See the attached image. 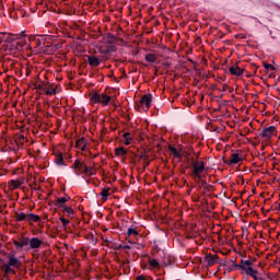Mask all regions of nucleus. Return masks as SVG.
Here are the masks:
<instances>
[{
	"label": "nucleus",
	"instance_id": "nucleus-1",
	"mask_svg": "<svg viewBox=\"0 0 280 280\" xmlns=\"http://www.w3.org/2000/svg\"><path fill=\"white\" fill-rule=\"evenodd\" d=\"M192 165V172H191V176L195 180H200V178H202V172H205V162H191Z\"/></svg>",
	"mask_w": 280,
	"mask_h": 280
},
{
	"label": "nucleus",
	"instance_id": "nucleus-45",
	"mask_svg": "<svg viewBox=\"0 0 280 280\" xmlns=\"http://www.w3.org/2000/svg\"><path fill=\"white\" fill-rule=\"evenodd\" d=\"M19 141H20V143H21V141H25V136H20Z\"/></svg>",
	"mask_w": 280,
	"mask_h": 280
},
{
	"label": "nucleus",
	"instance_id": "nucleus-33",
	"mask_svg": "<svg viewBox=\"0 0 280 280\" xmlns=\"http://www.w3.org/2000/svg\"><path fill=\"white\" fill-rule=\"evenodd\" d=\"M262 67H265V69L267 71H276L277 70V68L275 66H272L270 63H266V61L262 62Z\"/></svg>",
	"mask_w": 280,
	"mask_h": 280
},
{
	"label": "nucleus",
	"instance_id": "nucleus-8",
	"mask_svg": "<svg viewBox=\"0 0 280 280\" xmlns=\"http://www.w3.org/2000/svg\"><path fill=\"white\" fill-rule=\"evenodd\" d=\"M28 246L32 250H36V248H40V246H43V241L38 237L28 238Z\"/></svg>",
	"mask_w": 280,
	"mask_h": 280
},
{
	"label": "nucleus",
	"instance_id": "nucleus-18",
	"mask_svg": "<svg viewBox=\"0 0 280 280\" xmlns=\"http://www.w3.org/2000/svg\"><path fill=\"white\" fill-rule=\"evenodd\" d=\"M75 148H79L82 151L86 150V140L84 138L79 139L75 143Z\"/></svg>",
	"mask_w": 280,
	"mask_h": 280
},
{
	"label": "nucleus",
	"instance_id": "nucleus-5",
	"mask_svg": "<svg viewBox=\"0 0 280 280\" xmlns=\"http://www.w3.org/2000/svg\"><path fill=\"white\" fill-rule=\"evenodd\" d=\"M232 266H233L234 270H241V272H243L244 270H246L247 266H253V261L241 260L240 264H236L235 261L232 260Z\"/></svg>",
	"mask_w": 280,
	"mask_h": 280
},
{
	"label": "nucleus",
	"instance_id": "nucleus-13",
	"mask_svg": "<svg viewBox=\"0 0 280 280\" xmlns=\"http://www.w3.org/2000/svg\"><path fill=\"white\" fill-rule=\"evenodd\" d=\"M55 163L56 165H65V158L62 156V152H55Z\"/></svg>",
	"mask_w": 280,
	"mask_h": 280
},
{
	"label": "nucleus",
	"instance_id": "nucleus-4",
	"mask_svg": "<svg viewBox=\"0 0 280 280\" xmlns=\"http://www.w3.org/2000/svg\"><path fill=\"white\" fill-rule=\"evenodd\" d=\"M138 106H145L147 110H150V106H152V94H144Z\"/></svg>",
	"mask_w": 280,
	"mask_h": 280
},
{
	"label": "nucleus",
	"instance_id": "nucleus-19",
	"mask_svg": "<svg viewBox=\"0 0 280 280\" xmlns=\"http://www.w3.org/2000/svg\"><path fill=\"white\" fill-rule=\"evenodd\" d=\"M144 60H147V62L154 63V62H156V60H159V57H156L155 54H147L144 56Z\"/></svg>",
	"mask_w": 280,
	"mask_h": 280
},
{
	"label": "nucleus",
	"instance_id": "nucleus-31",
	"mask_svg": "<svg viewBox=\"0 0 280 280\" xmlns=\"http://www.w3.org/2000/svg\"><path fill=\"white\" fill-rule=\"evenodd\" d=\"M122 137L125 139V145H130V143H132V137H130V132H125Z\"/></svg>",
	"mask_w": 280,
	"mask_h": 280
},
{
	"label": "nucleus",
	"instance_id": "nucleus-44",
	"mask_svg": "<svg viewBox=\"0 0 280 280\" xmlns=\"http://www.w3.org/2000/svg\"><path fill=\"white\" fill-rule=\"evenodd\" d=\"M136 280H145V276L140 275V276H138V277L136 278Z\"/></svg>",
	"mask_w": 280,
	"mask_h": 280
},
{
	"label": "nucleus",
	"instance_id": "nucleus-43",
	"mask_svg": "<svg viewBox=\"0 0 280 280\" xmlns=\"http://www.w3.org/2000/svg\"><path fill=\"white\" fill-rule=\"evenodd\" d=\"M236 183L240 185H244V177H238V179L236 180Z\"/></svg>",
	"mask_w": 280,
	"mask_h": 280
},
{
	"label": "nucleus",
	"instance_id": "nucleus-41",
	"mask_svg": "<svg viewBox=\"0 0 280 280\" xmlns=\"http://www.w3.org/2000/svg\"><path fill=\"white\" fill-rule=\"evenodd\" d=\"M150 167V160H143V168Z\"/></svg>",
	"mask_w": 280,
	"mask_h": 280
},
{
	"label": "nucleus",
	"instance_id": "nucleus-37",
	"mask_svg": "<svg viewBox=\"0 0 280 280\" xmlns=\"http://www.w3.org/2000/svg\"><path fill=\"white\" fill-rule=\"evenodd\" d=\"M60 222H61V224H62L63 228H67V225H68L71 221H69L68 219L61 217V218H60Z\"/></svg>",
	"mask_w": 280,
	"mask_h": 280
},
{
	"label": "nucleus",
	"instance_id": "nucleus-26",
	"mask_svg": "<svg viewBox=\"0 0 280 280\" xmlns=\"http://www.w3.org/2000/svg\"><path fill=\"white\" fill-rule=\"evenodd\" d=\"M62 212L68 214V218H73L72 215H75V211L72 210L71 207L66 206L62 208Z\"/></svg>",
	"mask_w": 280,
	"mask_h": 280
},
{
	"label": "nucleus",
	"instance_id": "nucleus-11",
	"mask_svg": "<svg viewBox=\"0 0 280 280\" xmlns=\"http://www.w3.org/2000/svg\"><path fill=\"white\" fill-rule=\"evenodd\" d=\"M205 261L208 266H214V264H218V255L208 254L205 256Z\"/></svg>",
	"mask_w": 280,
	"mask_h": 280
},
{
	"label": "nucleus",
	"instance_id": "nucleus-3",
	"mask_svg": "<svg viewBox=\"0 0 280 280\" xmlns=\"http://www.w3.org/2000/svg\"><path fill=\"white\" fill-rule=\"evenodd\" d=\"M276 132H277V127L269 126L262 129V131L260 132V137H262V139H272V135H275Z\"/></svg>",
	"mask_w": 280,
	"mask_h": 280
},
{
	"label": "nucleus",
	"instance_id": "nucleus-9",
	"mask_svg": "<svg viewBox=\"0 0 280 280\" xmlns=\"http://www.w3.org/2000/svg\"><path fill=\"white\" fill-rule=\"evenodd\" d=\"M242 158H240L238 153H232L230 160H225L224 163L226 165H237V163H241Z\"/></svg>",
	"mask_w": 280,
	"mask_h": 280
},
{
	"label": "nucleus",
	"instance_id": "nucleus-22",
	"mask_svg": "<svg viewBox=\"0 0 280 280\" xmlns=\"http://www.w3.org/2000/svg\"><path fill=\"white\" fill-rule=\"evenodd\" d=\"M116 156H126L128 154V151L124 149V147H119L115 149Z\"/></svg>",
	"mask_w": 280,
	"mask_h": 280
},
{
	"label": "nucleus",
	"instance_id": "nucleus-17",
	"mask_svg": "<svg viewBox=\"0 0 280 280\" xmlns=\"http://www.w3.org/2000/svg\"><path fill=\"white\" fill-rule=\"evenodd\" d=\"M110 100H113V97H110L108 94H101V104H103V106H108Z\"/></svg>",
	"mask_w": 280,
	"mask_h": 280
},
{
	"label": "nucleus",
	"instance_id": "nucleus-14",
	"mask_svg": "<svg viewBox=\"0 0 280 280\" xmlns=\"http://www.w3.org/2000/svg\"><path fill=\"white\" fill-rule=\"evenodd\" d=\"M1 269L7 277L8 275H16V270H14L13 267L9 266L8 264H4Z\"/></svg>",
	"mask_w": 280,
	"mask_h": 280
},
{
	"label": "nucleus",
	"instance_id": "nucleus-38",
	"mask_svg": "<svg viewBox=\"0 0 280 280\" xmlns=\"http://www.w3.org/2000/svg\"><path fill=\"white\" fill-rule=\"evenodd\" d=\"M253 266H247L245 267V269L243 270V272H246L248 276H250V272L253 271Z\"/></svg>",
	"mask_w": 280,
	"mask_h": 280
},
{
	"label": "nucleus",
	"instance_id": "nucleus-16",
	"mask_svg": "<svg viewBox=\"0 0 280 280\" xmlns=\"http://www.w3.org/2000/svg\"><path fill=\"white\" fill-rule=\"evenodd\" d=\"M21 185H22V183L19 179H12L9 183V187H10L11 191H14V189H19V187H21Z\"/></svg>",
	"mask_w": 280,
	"mask_h": 280
},
{
	"label": "nucleus",
	"instance_id": "nucleus-10",
	"mask_svg": "<svg viewBox=\"0 0 280 280\" xmlns=\"http://www.w3.org/2000/svg\"><path fill=\"white\" fill-rule=\"evenodd\" d=\"M88 63L90 65V67H100V65H102V60H100L97 56L91 55L88 56Z\"/></svg>",
	"mask_w": 280,
	"mask_h": 280
},
{
	"label": "nucleus",
	"instance_id": "nucleus-36",
	"mask_svg": "<svg viewBox=\"0 0 280 280\" xmlns=\"http://www.w3.org/2000/svg\"><path fill=\"white\" fill-rule=\"evenodd\" d=\"M205 190L208 191V192H213V191H215V187L211 184H208L206 186Z\"/></svg>",
	"mask_w": 280,
	"mask_h": 280
},
{
	"label": "nucleus",
	"instance_id": "nucleus-39",
	"mask_svg": "<svg viewBox=\"0 0 280 280\" xmlns=\"http://www.w3.org/2000/svg\"><path fill=\"white\" fill-rule=\"evenodd\" d=\"M139 159L142 161H148V160H150V155L142 153V154H140Z\"/></svg>",
	"mask_w": 280,
	"mask_h": 280
},
{
	"label": "nucleus",
	"instance_id": "nucleus-34",
	"mask_svg": "<svg viewBox=\"0 0 280 280\" xmlns=\"http://www.w3.org/2000/svg\"><path fill=\"white\" fill-rule=\"evenodd\" d=\"M83 174L85 176H95V170H93V167H88V172Z\"/></svg>",
	"mask_w": 280,
	"mask_h": 280
},
{
	"label": "nucleus",
	"instance_id": "nucleus-25",
	"mask_svg": "<svg viewBox=\"0 0 280 280\" xmlns=\"http://www.w3.org/2000/svg\"><path fill=\"white\" fill-rule=\"evenodd\" d=\"M46 95H56V88H54V84H48V86L45 89Z\"/></svg>",
	"mask_w": 280,
	"mask_h": 280
},
{
	"label": "nucleus",
	"instance_id": "nucleus-48",
	"mask_svg": "<svg viewBox=\"0 0 280 280\" xmlns=\"http://www.w3.org/2000/svg\"><path fill=\"white\" fill-rule=\"evenodd\" d=\"M124 250H130V245H125Z\"/></svg>",
	"mask_w": 280,
	"mask_h": 280
},
{
	"label": "nucleus",
	"instance_id": "nucleus-6",
	"mask_svg": "<svg viewBox=\"0 0 280 280\" xmlns=\"http://www.w3.org/2000/svg\"><path fill=\"white\" fill-rule=\"evenodd\" d=\"M8 265L11 266V268H21L22 264L21 260H19V258H16V256L14 254H9L8 255Z\"/></svg>",
	"mask_w": 280,
	"mask_h": 280
},
{
	"label": "nucleus",
	"instance_id": "nucleus-20",
	"mask_svg": "<svg viewBox=\"0 0 280 280\" xmlns=\"http://www.w3.org/2000/svg\"><path fill=\"white\" fill-rule=\"evenodd\" d=\"M168 150L170 152H172L175 159H183V154H180V152H178V149H176L175 147L170 145Z\"/></svg>",
	"mask_w": 280,
	"mask_h": 280
},
{
	"label": "nucleus",
	"instance_id": "nucleus-23",
	"mask_svg": "<svg viewBox=\"0 0 280 280\" xmlns=\"http://www.w3.org/2000/svg\"><path fill=\"white\" fill-rule=\"evenodd\" d=\"M15 220L16 222H23V220L27 222V214H25L24 212H16Z\"/></svg>",
	"mask_w": 280,
	"mask_h": 280
},
{
	"label": "nucleus",
	"instance_id": "nucleus-47",
	"mask_svg": "<svg viewBox=\"0 0 280 280\" xmlns=\"http://www.w3.org/2000/svg\"><path fill=\"white\" fill-rule=\"evenodd\" d=\"M254 280H264V278H259L257 276H252Z\"/></svg>",
	"mask_w": 280,
	"mask_h": 280
},
{
	"label": "nucleus",
	"instance_id": "nucleus-32",
	"mask_svg": "<svg viewBox=\"0 0 280 280\" xmlns=\"http://www.w3.org/2000/svg\"><path fill=\"white\" fill-rule=\"evenodd\" d=\"M149 266H151V268H160L159 260L149 257Z\"/></svg>",
	"mask_w": 280,
	"mask_h": 280
},
{
	"label": "nucleus",
	"instance_id": "nucleus-27",
	"mask_svg": "<svg viewBox=\"0 0 280 280\" xmlns=\"http://www.w3.org/2000/svg\"><path fill=\"white\" fill-rule=\"evenodd\" d=\"M28 40L30 43H34L36 47H40V38H37L36 35H31Z\"/></svg>",
	"mask_w": 280,
	"mask_h": 280
},
{
	"label": "nucleus",
	"instance_id": "nucleus-24",
	"mask_svg": "<svg viewBox=\"0 0 280 280\" xmlns=\"http://www.w3.org/2000/svg\"><path fill=\"white\" fill-rule=\"evenodd\" d=\"M138 235H139V231H137V229L129 228L127 230V237H138Z\"/></svg>",
	"mask_w": 280,
	"mask_h": 280
},
{
	"label": "nucleus",
	"instance_id": "nucleus-49",
	"mask_svg": "<svg viewBox=\"0 0 280 280\" xmlns=\"http://www.w3.org/2000/svg\"><path fill=\"white\" fill-rule=\"evenodd\" d=\"M223 91H226V85L223 86Z\"/></svg>",
	"mask_w": 280,
	"mask_h": 280
},
{
	"label": "nucleus",
	"instance_id": "nucleus-40",
	"mask_svg": "<svg viewBox=\"0 0 280 280\" xmlns=\"http://www.w3.org/2000/svg\"><path fill=\"white\" fill-rule=\"evenodd\" d=\"M91 243L93 244V246H95L97 244V237H95V235H93V234L91 236Z\"/></svg>",
	"mask_w": 280,
	"mask_h": 280
},
{
	"label": "nucleus",
	"instance_id": "nucleus-46",
	"mask_svg": "<svg viewBox=\"0 0 280 280\" xmlns=\"http://www.w3.org/2000/svg\"><path fill=\"white\" fill-rule=\"evenodd\" d=\"M124 249V246L122 245H118L117 247H116V250H122Z\"/></svg>",
	"mask_w": 280,
	"mask_h": 280
},
{
	"label": "nucleus",
	"instance_id": "nucleus-12",
	"mask_svg": "<svg viewBox=\"0 0 280 280\" xmlns=\"http://www.w3.org/2000/svg\"><path fill=\"white\" fill-rule=\"evenodd\" d=\"M244 71L245 70L240 68V66H232L230 68L231 75H236V77L244 75Z\"/></svg>",
	"mask_w": 280,
	"mask_h": 280
},
{
	"label": "nucleus",
	"instance_id": "nucleus-7",
	"mask_svg": "<svg viewBox=\"0 0 280 280\" xmlns=\"http://www.w3.org/2000/svg\"><path fill=\"white\" fill-rule=\"evenodd\" d=\"M69 200H71V197L69 196L57 198L55 200V207H57L58 209H63L67 207V202H69Z\"/></svg>",
	"mask_w": 280,
	"mask_h": 280
},
{
	"label": "nucleus",
	"instance_id": "nucleus-21",
	"mask_svg": "<svg viewBox=\"0 0 280 280\" xmlns=\"http://www.w3.org/2000/svg\"><path fill=\"white\" fill-rule=\"evenodd\" d=\"M91 102L94 104H102V95H100L97 92H94L91 96Z\"/></svg>",
	"mask_w": 280,
	"mask_h": 280
},
{
	"label": "nucleus",
	"instance_id": "nucleus-30",
	"mask_svg": "<svg viewBox=\"0 0 280 280\" xmlns=\"http://www.w3.org/2000/svg\"><path fill=\"white\" fill-rule=\"evenodd\" d=\"M19 240L22 248H25V246H30V237L21 236Z\"/></svg>",
	"mask_w": 280,
	"mask_h": 280
},
{
	"label": "nucleus",
	"instance_id": "nucleus-42",
	"mask_svg": "<svg viewBox=\"0 0 280 280\" xmlns=\"http://www.w3.org/2000/svg\"><path fill=\"white\" fill-rule=\"evenodd\" d=\"M257 275H259V271H257V270H253L250 273H249V277H255V276H257Z\"/></svg>",
	"mask_w": 280,
	"mask_h": 280
},
{
	"label": "nucleus",
	"instance_id": "nucleus-29",
	"mask_svg": "<svg viewBox=\"0 0 280 280\" xmlns=\"http://www.w3.org/2000/svg\"><path fill=\"white\" fill-rule=\"evenodd\" d=\"M108 191H110V188H103L101 191L102 200L103 202H106L108 200Z\"/></svg>",
	"mask_w": 280,
	"mask_h": 280
},
{
	"label": "nucleus",
	"instance_id": "nucleus-35",
	"mask_svg": "<svg viewBox=\"0 0 280 280\" xmlns=\"http://www.w3.org/2000/svg\"><path fill=\"white\" fill-rule=\"evenodd\" d=\"M13 244L16 250H23V247L21 246V241L13 240Z\"/></svg>",
	"mask_w": 280,
	"mask_h": 280
},
{
	"label": "nucleus",
	"instance_id": "nucleus-2",
	"mask_svg": "<svg viewBox=\"0 0 280 280\" xmlns=\"http://www.w3.org/2000/svg\"><path fill=\"white\" fill-rule=\"evenodd\" d=\"M72 170H74L75 176H80V174H86L89 172V166L81 160L77 159L72 164Z\"/></svg>",
	"mask_w": 280,
	"mask_h": 280
},
{
	"label": "nucleus",
	"instance_id": "nucleus-28",
	"mask_svg": "<svg viewBox=\"0 0 280 280\" xmlns=\"http://www.w3.org/2000/svg\"><path fill=\"white\" fill-rule=\"evenodd\" d=\"M195 180H196V183L199 185L198 189H201V188L206 189L207 186L209 185V184L207 183V180L202 179V176H201L200 179H195Z\"/></svg>",
	"mask_w": 280,
	"mask_h": 280
},
{
	"label": "nucleus",
	"instance_id": "nucleus-50",
	"mask_svg": "<svg viewBox=\"0 0 280 280\" xmlns=\"http://www.w3.org/2000/svg\"><path fill=\"white\" fill-rule=\"evenodd\" d=\"M189 62H194V60L190 59Z\"/></svg>",
	"mask_w": 280,
	"mask_h": 280
},
{
	"label": "nucleus",
	"instance_id": "nucleus-15",
	"mask_svg": "<svg viewBox=\"0 0 280 280\" xmlns=\"http://www.w3.org/2000/svg\"><path fill=\"white\" fill-rule=\"evenodd\" d=\"M26 222L32 224V222H40V217L34 213L26 214Z\"/></svg>",
	"mask_w": 280,
	"mask_h": 280
}]
</instances>
